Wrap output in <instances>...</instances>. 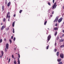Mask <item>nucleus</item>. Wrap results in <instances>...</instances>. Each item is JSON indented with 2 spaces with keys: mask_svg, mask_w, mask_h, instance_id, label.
<instances>
[{
  "mask_svg": "<svg viewBox=\"0 0 64 64\" xmlns=\"http://www.w3.org/2000/svg\"><path fill=\"white\" fill-rule=\"evenodd\" d=\"M7 60H8V58H7Z\"/></svg>",
  "mask_w": 64,
  "mask_h": 64,
  "instance_id": "09e8293b",
  "label": "nucleus"
},
{
  "mask_svg": "<svg viewBox=\"0 0 64 64\" xmlns=\"http://www.w3.org/2000/svg\"><path fill=\"white\" fill-rule=\"evenodd\" d=\"M63 20V18H61L59 19L58 21V23H60L62 21V20Z\"/></svg>",
  "mask_w": 64,
  "mask_h": 64,
  "instance_id": "7ed1b4c3",
  "label": "nucleus"
},
{
  "mask_svg": "<svg viewBox=\"0 0 64 64\" xmlns=\"http://www.w3.org/2000/svg\"><path fill=\"white\" fill-rule=\"evenodd\" d=\"M18 58V64H20V60H19V58Z\"/></svg>",
  "mask_w": 64,
  "mask_h": 64,
  "instance_id": "f8f14e48",
  "label": "nucleus"
},
{
  "mask_svg": "<svg viewBox=\"0 0 64 64\" xmlns=\"http://www.w3.org/2000/svg\"><path fill=\"white\" fill-rule=\"evenodd\" d=\"M56 42H55V44H54V45H55V46H56Z\"/></svg>",
  "mask_w": 64,
  "mask_h": 64,
  "instance_id": "37998d69",
  "label": "nucleus"
},
{
  "mask_svg": "<svg viewBox=\"0 0 64 64\" xmlns=\"http://www.w3.org/2000/svg\"><path fill=\"white\" fill-rule=\"evenodd\" d=\"M16 16V14H14L13 16L14 17H15Z\"/></svg>",
  "mask_w": 64,
  "mask_h": 64,
  "instance_id": "79ce46f5",
  "label": "nucleus"
},
{
  "mask_svg": "<svg viewBox=\"0 0 64 64\" xmlns=\"http://www.w3.org/2000/svg\"><path fill=\"white\" fill-rule=\"evenodd\" d=\"M57 61L58 62H60L61 61V59L60 58L57 60Z\"/></svg>",
  "mask_w": 64,
  "mask_h": 64,
  "instance_id": "2eb2a0df",
  "label": "nucleus"
},
{
  "mask_svg": "<svg viewBox=\"0 0 64 64\" xmlns=\"http://www.w3.org/2000/svg\"><path fill=\"white\" fill-rule=\"evenodd\" d=\"M50 38H51V35H49L48 36V41H49V40H50Z\"/></svg>",
  "mask_w": 64,
  "mask_h": 64,
  "instance_id": "6e6552de",
  "label": "nucleus"
},
{
  "mask_svg": "<svg viewBox=\"0 0 64 64\" xmlns=\"http://www.w3.org/2000/svg\"><path fill=\"white\" fill-rule=\"evenodd\" d=\"M54 11H53L52 12V14H54Z\"/></svg>",
  "mask_w": 64,
  "mask_h": 64,
  "instance_id": "ea45409f",
  "label": "nucleus"
},
{
  "mask_svg": "<svg viewBox=\"0 0 64 64\" xmlns=\"http://www.w3.org/2000/svg\"><path fill=\"white\" fill-rule=\"evenodd\" d=\"M10 14V12H8L7 14V17H6V18H8V15Z\"/></svg>",
  "mask_w": 64,
  "mask_h": 64,
  "instance_id": "9d476101",
  "label": "nucleus"
},
{
  "mask_svg": "<svg viewBox=\"0 0 64 64\" xmlns=\"http://www.w3.org/2000/svg\"><path fill=\"white\" fill-rule=\"evenodd\" d=\"M57 24L56 23V24H55V26H57Z\"/></svg>",
  "mask_w": 64,
  "mask_h": 64,
  "instance_id": "58836bf2",
  "label": "nucleus"
},
{
  "mask_svg": "<svg viewBox=\"0 0 64 64\" xmlns=\"http://www.w3.org/2000/svg\"><path fill=\"white\" fill-rule=\"evenodd\" d=\"M15 22H13L12 24V26L13 27H14V25L15 24Z\"/></svg>",
  "mask_w": 64,
  "mask_h": 64,
  "instance_id": "4468645a",
  "label": "nucleus"
},
{
  "mask_svg": "<svg viewBox=\"0 0 64 64\" xmlns=\"http://www.w3.org/2000/svg\"><path fill=\"white\" fill-rule=\"evenodd\" d=\"M8 30H9V28H8Z\"/></svg>",
  "mask_w": 64,
  "mask_h": 64,
  "instance_id": "603ef678",
  "label": "nucleus"
},
{
  "mask_svg": "<svg viewBox=\"0 0 64 64\" xmlns=\"http://www.w3.org/2000/svg\"><path fill=\"white\" fill-rule=\"evenodd\" d=\"M14 64H16V60H15L14 61Z\"/></svg>",
  "mask_w": 64,
  "mask_h": 64,
  "instance_id": "b1692460",
  "label": "nucleus"
},
{
  "mask_svg": "<svg viewBox=\"0 0 64 64\" xmlns=\"http://www.w3.org/2000/svg\"><path fill=\"white\" fill-rule=\"evenodd\" d=\"M18 58H20V54H18Z\"/></svg>",
  "mask_w": 64,
  "mask_h": 64,
  "instance_id": "c85d7f7f",
  "label": "nucleus"
},
{
  "mask_svg": "<svg viewBox=\"0 0 64 64\" xmlns=\"http://www.w3.org/2000/svg\"><path fill=\"white\" fill-rule=\"evenodd\" d=\"M15 60H14V61H15Z\"/></svg>",
  "mask_w": 64,
  "mask_h": 64,
  "instance_id": "4d7b16f0",
  "label": "nucleus"
},
{
  "mask_svg": "<svg viewBox=\"0 0 64 64\" xmlns=\"http://www.w3.org/2000/svg\"><path fill=\"white\" fill-rule=\"evenodd\" d=\"M59 52H57V56H59Z\"/></svg>",
  "mask_w": 64,
  "mask_h": 64,
  "instance_id": "a211bd4d",
  "label": "nucleus"
},
{
  "mask_svg": "<svg viewBox=\"0 0 64 64\" xmlns=\"http://www.w3.org/2000/svg\"><path fill=\"white\" fill-rule=\"evenodd\" d=\"M60 57L62 58H64V54H60Z\"/></svg>",
  "mask_w": 64,
  "mask_h": 64,
  "instance_id": "423d86ee",
  "label": "nucleus"
},
{
  "mask_svg": "<svg viewBox=\"0 0 64 64\" xmlns=\"http://www.w3.org/2000/svg\"><path fill=\"white\" fill-rule=\"evenodd\" d=\"M14 50H15V48H14Z\"/></svg>",
  "mask_w": 64,
  "mask_h": 64,
  "instance_id": "052dcab7",
  "label": "nucleus"
},
{
  "mask_svg": "<svg viewBox=\"0 0 64 64\" xmlns=\"http://www.w3.org/2000/svg\"><path fill=\"white\" fill-rule=\"evenodd\" d=\"M11 38L12 39H13V36H11Z\"/></svg>",
  "mask_w": 64,
  "mask_h": 64,
  "instance_id": "4c0bfd02",
  "label": "nucleus"
},
{
  "mask_svg": "<svg viewBox=\"0 0 64 64\" xmlns=\"http://www.w3.org/2000/svg\"><path fill=\"white\" fill-rule=\"evenodd\" d=\"M57 32H56L54 34V36H56V35H57Z\"/></svg>",
  "mask_w": 64,
  "mask_h": 64,
  "instance_id": "aec40b11",
  "label": "nucleus"
},
{
  "mask_svg": "<svg viewBox=\"0 0 64 64\" xmlns=\"http://www.w3.org/2000/svg\"><path fill=\"white\" fill-rule=\"evenodd\" d=\"M54 52H56V51H57V50H56V49H55L54 50Z\"/></svg>",
  "mask_w": 64,
  "mask_h": 64,
  "instance_id": "7c9ffc66",
  "label": "nucleus"
},
{
  "mask_svg": "<svg viewBox=\"0 0 64 64\" xmlns=\"http://www.w3.org/2000/svg\"><path fill=\"white\" fill-rule=\"evenodd\" d=\"M16 40V38H15V37H14V41H15V40Z\"/></svg>",
  "mask_w": 64,
  "mask_h": 64,
  "instance_id": "2f4dec72",
  "label": "nucleus"
},
{
  "mask_svg": "<svg viewBox=\"0 0 64 64\" xmlns=\"http://www.w3.org/2000/svg\"><path fill=\"white\" fill-rule=\"evenodd\" d=\"M46 23H47V20H45L44 24V25H46Z\"/></svg>",
  "mask_w": 64,
  "mask_h": 64,
  "instance_id": "ddd939ff",
  "label": "nucleus"
},
{
  "mask_svg": "<svg viewBox=\"0 0 64 64\" xmlns=\"http://www.w3.org/2000/svg\"><path fill=\"white\" fill-rule=\"evenodd\" d=\"M1 53L2 54V55H0V57L1 58H2V56H3V54H4V52H3V51H0Z\"/></svg>",
  "mask_w": 64,
  "mask_h": 64,
  "instance_id": "39448f33",
  "label": "nucleus"
},
{
  "mask_svg": "<svg viewBox=\"0 0 64 64\" xmlns=\"http://www.w3.org/2000/svg\"><path fill=\"white\" fill-rule=\"evenodd\" d=\"M14 0V1H15V0Z\"/></svg>",
  "mask_w": 64,
  "mask_h": 64,
  "instance_id": "bf43d9fd",
  "label": "nucleus"
},
{
  "mask_svg": "<svg viewBox=\"0 0 64 64\" xmlns=\"http://www.w3.org/2000/svg\"><path fill=\"white\" fill-rule=\"evenodd\" d=\"M52 15H52V14H51V15H50V16L51 17H52Z\"/></svg>",
  "mask_w": 64,
  "mask_h": 64,
  "instance_id": "a18cd8bd",
  "label": "nucleus"
},
{
  "mask_svg": "<svg viewBox=\"0 0 64 64\" xmlns=\"http://www.w3.org/2000/svg\"><path fill=\"white\" fill-rule=\"evenodd\" d=\"M4 41H6V39L5 38L4 39Z\"/></svg>",
  "mask_w": 64,
  "mask_h": 64,
  "instance_id": "8fccbe9b",
  "label": "nucleus"
},
{
  "mask_svg": "<svg viewBox=\"0 0 64 64\" xmlns=\"http://www.w3.org/2000/svg\"><path fill=\"white\" fill-rule=\"evenodd\" d=\"M9 42H10V44H11V43H12V41H11V39L9 40Z\"/></svg>",
  "mask_w": 64,
  "mask_h": 64,
  "instance_id": "5701e85b",
  "label": "nucleus"
},
{
  "mask_svg": "<svg viewBox=\"0 0 64 64\" xmlns=\"http://www.w3.org/2000/svg\"><path fill=\"white\" fill-rule=\"evenodd\" d=\"M10 4H11V2H10L9 3H8V4H7V6H8V7H9V6H10Z\"/></svg>",
  "mask_w": 64,
  "mask_h": 64,
  "instance_id": "9b49d317",
  "label": "nucleus"
},
{
  "mask_svg": "<svg viewBox=\"0 0 64 64\" xmlns=\"http://www.w3.org/2000/svg\"><path fill=\"white\" fill-rule=\"evenodd\" d=\"M49 48V46H48L46 47V49H48Z\"/></svg>",
  "mask_w": 64,
  "mask_h": 64,
  "instance_id": "473e14b6",
  "label": "nucleus"
},
{
  "mask_svg": "<svg viewBox=\"0 0 64 64\" xmlns=\"http://www.w3.org/2000/svg\"><path fill=\"white\" fill-rule=\"evenodd\" d=\"M48 30H49V28H48Z\"/></svg>",
  "mask_w": 64,
  "mask_h": 64,
  "instance_id": "864d4df0",
  "label": "nucleus"
},
{
  "mask_svg": "<svg viewBox=\"0 0 64 64\" xmlns=\"http://www.w3.org/2000/svg\"><path fill=\"white\" fill-rule=\"evenodd\" d=\"M62 32H63V33H64V30H62Z\"/></svg>",
  "mask_w": 64,
  "mask_h": 64,
  "instance_id": "49530a36",
  "label": "nucleus"
},
{
  "mask_svg": "<svg viewBox=\"0 0 64 64\" xmlns=\"http://www.w3.org/2000/svg\"><path fill=\"white\" fill-rule=\"evenodd\" d=\"M64 41V40L63 39H61L60 40V42H62Z\"/></svg>",
  "mask_w": 64,
  "mask_h": 64,
  "instance_id": "dca6fc26",
  "label": "nucleus"
},
{
  "mask_svg": "<svg viewBox=\"0 0 64 64\" xmlns=\"http://www.w3.org/2000/svg\"><path fill=\"white\" fill-rule=\"evenodd\" d=\"M2 39H0V43H2Z\"/></svg>",
  "mask_w": 64,
  "mask_h": 64,
  "instance_id": "a878e982",
  "label": "nucleus"
},
{
  "mask_svg": "<svg viewBox=\"0 0 64 64\" xmlns=\"http://www.w3.org/2000/svg\"><path fill=\"white\" fill-rule=\"evenodd\" d=\"M12 32L13 33H15V32L14 31V28H12Z\"/></svg>",
  "mask_w": 64,
  "mask_h": 64,
  "instance_id": "6ab92c4d",
  "label": "nucleus"
},
{
  "mask_svg": "<svg viewBox=\"0 0 64 64\" xmlns=\"http://www.w3.org/2000/svg\"><path fill=\"white\" fill-rule=\"evenodd\" d=\"M58 27L54 28H53V30H58Z\"/></svg>",
  "mask_w": 64,
  "mask_h": 64,
  "instance_id": "1a4fd4ad",
  "label": "nucleus"
},
{
  "mask_svg": "<svg viewBox=\"0 0 64 64\" xmlns=\"http://www.w3.org/2000/svg\"><path fill=\"white\" fill-rule=\"evenodd\" d=\"M47 42H48V41Z\"/></svg>",
  "mask_w": 64,
  "mask_h": 64,
  "instance_id": "6e6d98bb",
  "label": "nucleus"
},
{
  "mask_svg": "<svg viewBox=\"0 0 64 64\" xmlns=\"http://www.w3.org/2000/svg\"><path fill=\"white\" fill-rule=\"evenodd\" d=\"M6 48L7 49H8V48H9V44L7 43L6 44Z\"/></svg>",
  "mask_w": 64,
  "mask_h": 64,
  "instance_id": "0eeeda50",
  "label": "nucleus"
},
{
  "mask_svg": "<svg viewBox=\"0 0 64 64\" xmlns=\"http://www.w3.org/2000/svg\"><path fill=\"white\" fill-rule=\"evenodd\" d=\"M6 4H7V3H6Z\"/></svg>",
  "mask_w": 64,
  "mask_h": 64,
  "instance_id": "5fc2aeb1",
  "label": "nucleus"
},
{
  "mask_svg": "<svg viewBox=\"0 0 64 64\" xmlns=\"http://www.w3.org/2000/svg\"><path fill=\"white\" fill-rule=\"evenodd\" d=\"M59 64H62V62H61L59 63Z\"/></svg>",
  "mask_w": 64,
  "mask_h": 64,
  "instance_id": "e433bc0d",
  "label": "nucleus"
},
{
  "mask_svg": "<svg viewBox=\"0 0 64 64\" xmlns=\"http://www.w3.org/2000/svg\"><path fill=\"white\" fill-rule=\"evenodd\" d=\"M12 58H14V55H12Z\"/></svg>",
  "mask_w": 64,
  "mask_h": 64,
  "instance_id": "f704fd0d",
  "label": "nucleus"
},
{
  "mask_svg": "<svg viewBox=\"0 0 64 64\" xmlns=\"http://www.w3.org/2000/svg\"><path fill=\"white\" fill-rule=\"evenodd\" d=\"M63 9H64V6H63Z\"/></svg>",
  "mask_w": 64,
  "mask_h": 64,
  "instance_id": "3c124183",
  "label": "nucleus"
},
{
  "mask_svg": "<svg viewBox=\"0 0 64 64\" xmlns=\"http://www.w3.org/2000/svg\"><path fill=\"white\" fill-rule=\"evenodd\" d=\"M51 11V9H50L48 10V12L50 13Z\"/></svg>",
  "mask_w": 64,
  "mask_h": 64,
  "instance_id": "393cba45",
  "label": "nucleus"
},
{
  "mask_svg": "<svg viewBox=\"0 0 64 64\" xmlns=\"http://www.w3.org/2000/svg\"><path fill=\"white\" fill-rule=\"evenodd\" d=\"M2 10H4V6H2Z\"/></svg>",
  "mask_w": 64,
  "mask_h": 64,
  "instance_id": "4be33fe9",
  "label": "nucleus"
},
{
  "mask_svg": "<svg viewBox=\"0 0 64 64\" xmlns=\"http://www.w3.org/2000/svg\"><path fill=\"white\" fill-rule=\"evenodd\" d=\"M6 1H7V0H6Z\"/></svg>",
  "mask_w": 64,
  "mask_h": 64,
  "instance_id": "13d9d810",
  "label": "nucleus"
},
{
  "mask_svg": "<svg viewBox=\"0 0 64 64\" xmlns=\"http://www.w3.org/2000/svg\"><path fill=\"white\" fill-rule=\"evenodd\" d=\"M56 4V2H55L53 6H52V9H53L54 8H56V7L57 6Z\"/></svg>",
  "mask_w": 64,
  "mask_h": 64,
  "instance_id": "f257e3e1",
  "label": "nucleus"
},
{
  "mask_svg": "<svg viewBox=\"0 0 64 64\" xmlns=\"http://www.w3.org/2000/svg\"><path fill=\"white\" fill-rule=\"evenodd\" d=\"M58 18H59L58 16H57L56 17L55 20H54V22H57V20H58Z\"/></svg>",
  "mask_w": 64,
  "mask_h": 64,
  "instance_id": "20e7f679",
  "label": "nucleus"
},
{
  "mask_svg": "<svg viewBox=\"0 0 64 64\" xmlns=\"http://www.w3.org/2000/svg\"><path fill=\"white\" fill-rule=\"evenodd\" d=\"M10 16H8V21H10Z\"/></svg>",
  "mask_w": 64,
  "mask_h": 64,
  "instance_id": "f3484780",
  "label": "nucleus"
},
{
  "mask_svg": "<svg viewBox=\"0 0 64 64\" xmlns=\"http://www.w3.org/2000/svg\"><path fill=\"white\" fill-rule=\"evenodd\" d=\"M6 48L5 49V51L6 52H7V50L6 49Z\"/></svg>",
  "mask_w": 64,
  "mask_h": 64,
  "instance_id": "72a5a7b5",
  "label": "nucleus"
},
{
  "mask_svg": "<svg viewBox=\"0 0 64 64\" xmlns=\"http://www.w3.org/2000/svg\"><path fill=\"white\" fill-rule=\"evenodd\" d=\"M5 21H6V19H5V18H4L3 19V22H5Z\"/></svg>",
  "mask_w": 64,
  "mask_h": 64,
  "instance_id": "412c9836",
  "label": "nucleus"
},
{
  "mask_svg": "<svg viewBox=\"0 0 64 64\" xmlns=\"http://www.w3.org/2000/svg\"><path fill=\"white\" fill-rule=\"evenodd\" d=\"M64 47V45H62L60 46V48H62V47Z\"/></svg>",
  "mask_w": 64,
  "mask_h": 64,
  "instance_id": "bb28decb",
  "label": "nucleus"
},
{
  "mask_svg": "<svg viewBox=\"0 0 64 64\" xmlns=\"http://www.w3.org/2000/svg\"><path fill=\"white\" fill-rule=\"evenodd\" d=\"M62 37H64V34H62Z\"/></svg>",
  "mask_w": 64,
  "mask_h": 64,
  "instance_id": "c03bdc74",
  "label": "nucleus"
},
{
  "mask_svg": "<svg viewBox=\"0 0 64 64\" xmlns=\"http://www.w3.org/2000/svg\"><path fill=\"white\" fill-rule=\"evenodd\" d=\"M22 12V10H20V13H21V12Z\"/></svg>",
  "mask_w": 64,
  "mask_h": 64,
  "instance_id": "c756f323",
  "label": "nucleus"
},
{
  "mask_svg": "<svg viewBox=\"0 0 64 64\" xmlns=\"http://www.w3.org/2000/svg\"><path fill=\"white\" fill-rule=\"evenodd\" d=\"M10 58L9 59L8 63H9V62H10Z\"/></svg>",
  "mask_w": 64,
  "mask_h": 64,
  "instance_id": "c9c22d12",
  "label": "nucleus"
},
{
  "mask_svg": "<svg viewBox=\"0 0 64 64\" xmlns=\"http://www.w3.org/2000/svg\"><path fill=\"white\" fill-rule=\"evenodd\" d=\"M6 25H4L2 26L1 28V30H3L5 28H6Z\"/></svg>",
  "mask_w": 64,
  "mask_h": 64,
  "instance_id": "f03ea898",
  "label": "nucleus"
},
{
  "mask_svg": "<svg viewBox=\"0 0 64 64\" xmlns=\"http://www.w3.org/2000/svg\"><path fill=\"white\" fill-rule=\"evenodd\" d=\"M52 1H53V3H54V1H55V0H53Z\"/></svg>",
  "mask_w": 64,
  "mask_h": 64,
  "instance_id": "a19ab883",
  "label": "nucleus"
},
{
  "mask_svg": "<svg viewBox=\"0 0 64 64\" xmlns=\"http://www.w3.org/2000/svg\"><path fill=\"white\" fill-rule=\"evenodd\" d=\"M2 24H2V23L1 24V25H2Z\"/></svg>",
  "mask_w": 64,
  "mask_h": 64,
  "instance_id": "de8ad7c7",
  "label": "nucleus"
},
{
  "mask_svg": "<svg viewBox=\"0 0 64 64\" xmlns=\"http://www.w3.org/2000/svg\"><path fill=\"white\" fill-rule=\"evenodd\" d=\"M48 5H49L50 6H51V4L49 2H48Z\"/></svg>",
  "mask_w": 64,
  "mask_h": 64,
  "instance_id": "cd10ccee",
  "label": "nucleus"
}]
</instances>
